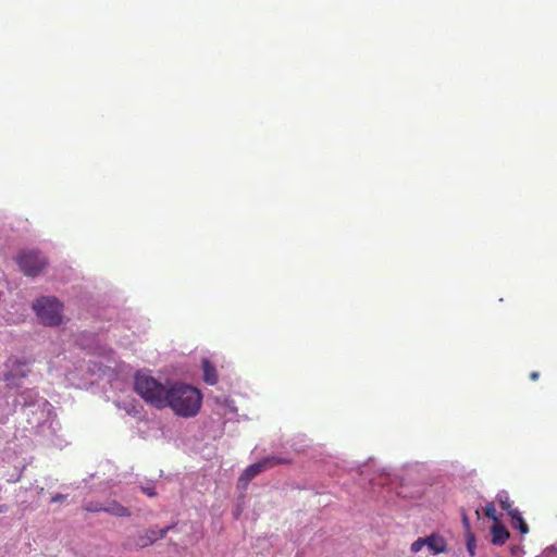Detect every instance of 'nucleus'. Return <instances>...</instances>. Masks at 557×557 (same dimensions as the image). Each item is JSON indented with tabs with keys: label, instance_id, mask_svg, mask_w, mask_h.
Masks as SVG:
<instances>
[{
	"label": "nucleus",
	"instance_id": "6e6552de",
	"mask_svg": "<svg viewBox=\"0 0 557 557\" xmlns=\"http://www.w3.org/2000/svg\"><path fill=\"white\" fill-rule=\"evenodd\" d=\"M104 512L116 517H129L131 510L125 506L121 505L116 500L109 502L104 507Z\"/></svg>",
	"mask_w": 557,
	"mask_h": 557
},
{
	"label": "nucleus",
	"instance_id": "dca6fc26",
	"mask_svg": "<svg viewBox=\"0 0 557 557\" xmlns=\"http://www.w3.org/2000/svg\"><path fill=\"white\" fill-rule=\"evenodd\" d=\"M484 512H485V516L491 518V519H494V520H497L496 518V509L494 507V505H487L485 508H484Z\"/></svg>",
	"mask_w": 557,
	"mask_h": 557
},
{
	"label": "nucleus",
	"instance_id": "9d476101",
	"mask_svg": "<svg viewBox=\"0 0 557 557\" xmlns=\"http://www.w3.org/2000/svg\"><path fill=\"white\" fill-rule=\"evenodd\" d=\"M492 542L496 545H503L509 537V532L502 524L492 527Z\"/></svg>",
	"mask_w": 557,
	"mask_h": 557
},
{
	"label": "nucleus",
	"instance_id": "6ab92c4d",
	"mask_svg": "<svg viewBox=\"0 0 557 557\" xmlns=\"http://www.w3.org/2000/svg\"><path fill=\"white\" fill-rule=\"evenodd\" d=\"M141 491L149 497H154L157 495L154 488L150 486H143Z\"/></svg>",
	"mask_w": 557,
	"mask_h": 557
},
{
	"label": "nucleus",
	"instance_id": "1a4fd4ad",
	"mask_svg": "<svg viewBox=\"0 0 557 557\" xmlns=\"http://www.w3.org/2000/svg\"><path fill=\"white\" fill-rule=\"evenodd\" d=\"M203 380L209 385H214L218 382V373L214 366L207 359L202 361Z\"/></svg>",
	"mask_w": 557,
	"mask_h": 557
},
{
	"label": "nucleus",
	"instance_id": "0eeeda50",
	"mask_svg": "<svg viewBox=\"0 0 557 557\" xmlns=\"http://www.w3.org/2000/svg\"><path fill=\"white\" fill-rule=\"evenodd\" d=\"M426 540L425 546L433 553V554H441L447 552V544L444 537L437 534H431L428 537H424Z\"/></svg>",
	"mask_w": 557,
	"mask_h": 557
},
{
	"label": "nucleus",
	"instance_id": "b1692460",
	"mask_svg": "<svg viewBox=\"0 0 557 557\" xmlns=\"http://www.w3.org/2000/svg\"><path fill=\"white\" fill-rule=\"evenodd\" d=\"M20 376H21V377H25V376H26V374H25L24 372H21V373H20Z\"/></svg>",
	"mask_w": 557,
	"mask_h": 557
},
{
	"label": "nucleus",
	"instance_id": "f3484780",
	"mask_svg": "<svg viewBox=\"0 0 557 557\" xmlns=\"http://www.w3.org/2000/svg\"><path fill=\"white\" fill-rule=\"evenodd\" d=\"M461 518H462V524H463V528L466 530V533H471L470 532V520H469V517L466 515V512L463 510L461 512Z\"/></svg>",
	"mask_w": 557,
	"mask_h": 557
},
{
	"label": "nucleus",
	"instance_id": "7ed1b4c3",
	"mask_svg": "<svg viewBox=\"0 0 557 557\" xmlns=\"http://www.w3.org/2000/svg\"><path fill=\"white\" fill-rule=\"evenodd\" d=\"M42 324L57 326L62 322V304L55 297H41L33 305Z\"/></svg>",
	"mask_w": 557,
	"mask_h": 557
},
{
	"label": "nucleus",
	"instance_id": "f257e3e1",
	"mask_svg": "<svg viewBox=\"0 0 557 557\" xmlns=\"http://www.w3.org/2000/svg\"><path fill=\"white\" fill-rule=\"evenodd\" d=\"M202 396L200 392L187 384L175 383L168 388L165 408L183 418L195 417L201 407Z\"/></svg>",
	"mask_w": 557,
	"mask_h": 557
},
{
	"label": "nucleus",
	"instance_id": "5701e85b",
	"mask_svg": "<svg viewBox=\"0 0 557 557\" xmlns=\"http://www.w3.org/2000/svg\"><path fill=\"white\" fill-rule=\"evenodd\" d=\"M8 507L5 505H0V513L5 512Z\"/></svg>",
	"mask_w": 557,
	"mask_h": 557
},
{
	"label": "nucleus",
	"instance_id": "9b49d317",
	"mask_svg": "<svg viewBox=\"0 0 557 557\" xmlns=\"http://www.w3.org/2000/svg\"><path fill=\"white\" fill-rule=\"evenodd\" d=\"M104 507L102 504L100 503H95V502H90V503H87L85 506H84V509L88 512H100V511H104Z\"/></svg>",
	"mask_w": 557,
	"mask_h": 557
},
{
	"label": "nucleus",
	"instance_id": "423d86ee",
	"mask_svg": "<svg viewBox=\"0 0 557 557\" xmlns=\"http://www.w3.org/2000/svg\"><path fill=\"white\" fill-rule=\"evenodd\" d=\"M173 528L174 525H169L160 530L149 529L144 532H140L133 542H131V540H127L124 543V548L132 549L148 547L156 543L158 540L165 537L168 532L171 531Z\"/></svg>",
	"mask_w": 557,
	"mask_h": 557
},
{
	"label": "nucleus",
	"instance_id": "f03ea898",
	"mask_svg": "<svg viewBox=\"0 0 557 557\" xmlns=\"http://www.w3.org/2000/svg\"><path fill=\"white\" fill-rule=\"evenodd\" d=\"M168 388L151 375L138 371L134 376L135 392L150 406L157 409L165 408Z\"/></svg>",
	"mask_w": 557,
	"mask_h": 557
},
{
	"label": "nucleus",
	"instance_id": "ddd939ff",
	"mask_svg": "<svg viewBox=\"0 0 557 557\" xmlns=\"http://www.w3.org/2000/svg\"><path fill=\"white\" fill-rule=\"evenodd\" d=\"M425 542H426V540H424V537H419L418 540H416L410 546L411 552L412 553L420 552L423 548V546H425Z\"/></svg>",
	"mask_w": 557,
	"mask_h": 557
},
{
	"label": "nucleus",
	"instance_id": "4be33fe9",
	"mask_svg": "<svg viewBox=\"0 0 557 557\" xmlns=\"http://www.w3.org/2000/svg\"><path fill=\"white\" fill-rule=\"evenodd\" d=\"M539 376H540V373H539V372H536V371H533V372H531V374H530V379H531L532 381H536V380L539 379Z\"/></svg>",
	"mask_w": 557,
	"mask_h": 557
},
{
	"label": "nucleus",
	"instance_id": "39448f33",
	"mask_svg": "<svg viewBox=\"0 0 557 557\" xmlns=\"http://www.w3.org/2000/svg\"><path fill=\"white\" fill-rule=\"evenodd\" d=\"M16 262L24 274L28 276L39 274L47 264L46 259L36 251H24L20 253L16 258Z\"/></svg>",
	"mask_w": 557,
	"mask_h": 557
},
{
	"label": "nucleus",
	"instance_id": "f8f14e48",
	"mask_svg": "<svg viewBox=\"0 0 557 557\" xmlns=\"http://www.w3.org/2000/svg\"><path fill=\"white\" fill-rule=\"evenodd\" d=\"M512 527L519 529L521 534H527L529 532V527L523 520L522 516L519 517L516 521H512Z\"/></svg>",
	"mask_w": 557,
	"mask_h": 557
},
{
	"label": "nucleus",
	"instance_id": "20e7f679",
	"mask_svg": "<svg viewBox=\"0 0 557 557\" xmlns=\"http://www.w3.org/2000/svg\"><path fill=\"white\" fill-rule=\"evenodd\" d=\"M281 463H289V460L274 456H269L256 463L250 465L248 468L245 469V471L243 472L238 480L239 487L246 488L248 483L258 474Z\"/></svg>",
	"mask_w": 557,
	"mask_h": 557
},
{
	"label": "nucleus",
	"instance_id": "a211bd4d",
	"mask_svg": "<svg viewBox=\"0 0 557 557\" xmlns=\"http://www.w3.org/2000/svg\"><path fill=\"white\" fill-rule=\"evenodd\" d=\"M508 516L511 518L512 521H516L519 517H521V512L518 508L512 507L510 510L507 511Z\"/></svg>",
	"mask_w": 557,
	"mask_h": 557
},
{
	"label": "nucleus",
	"instance_id": "412c9836",
	"mask_svg": "<svg viewBox=\"0 0 557 557\" xmlns=\"http://www.w3.org/2000/svg\"><path fill=\"white\" fill-rule=\"evenodd\" d=\"M15 374L11 371V372H8L4 374V381L8 383V384H11L13 383V379H14Z\"/></svg>",
	"mask_w": 557,
	"mask_h": 557
},
{
	"label": "nucleus",
	"instance_id": "aec40b11",
	"mask_svg": "<svg viewBox=\"0 0 557 557\" xmlns=\"http://www.w3.org/2000/svg\"><path fill=\"white\" fill-rule=\"evenodd\" d=\"M66 496L63 494H57L51 498V503H60L65 500Z\"/></svg>",
	"mask_w": 557,
	"mask_h": 557
},
{
	"label": "nucleus",
	"instance_id": "4468645a",
	"mask_svg": "<svg viewBox=\"0 0 557 557\" xmlns=\"http://www.w3.org/2000/svg\"><path fill=\"white\" fill-rule=\"evenodd\" d=\"M475 539L472 533H467V547L470 553V555H474V548H475Z\"/></svg>",
	"mask_w": 557,
	"mask_h": 557
},
{
	"label": "nucleus",
	"instance_id": "2eb2a0df",
	"mask_svg": "<svg viewBox=\"0 0 557 557\" xmlns=\"http://www.w3.org/2000/svg\"><path fill=\"white\" fill-rule=\"evenodd\" d=\"M498 500L502 509L506 511L510 510L513 507V503L509 499L508 496H505L504 498L500 496Z\"/></svg>",
	"mask_w": 557,
	"mask_h": 557
}]
</instances>
